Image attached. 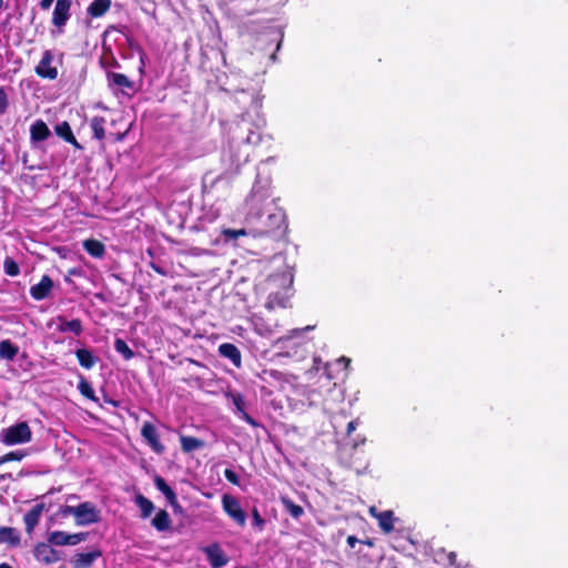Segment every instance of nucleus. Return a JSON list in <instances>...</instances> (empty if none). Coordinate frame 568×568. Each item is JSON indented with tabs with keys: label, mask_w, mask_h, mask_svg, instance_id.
I'll return each mask as SVG.
<instances>
[{
	"label": "nucleus",
	"mask_w": 568,
	"mask_h": 568,
	"mask_svg": "<svg viewBox=\"0 0 568 568\" xmlns=\"http://www.w3.org/2000/svg\"><path fill=\"white\" fill-rule=\"evenodd\" d=\"M265 121L262 116L255 118L245 113L233 129L232 138L223 151L222 161L226 170L237 173L250 160L253 148L257 146L263 139L262 131Z\"/></svg>",
	"instance_id": "1"
},
{
	"label": "nucleus",
	"mask_w": 568,
	"mask_h": 568,
	"mask_svg": "<svg viewBox=\"0 0 568 568\" xmlns=\"http://www.w3.org/2000/svg\"><path fill=\"white\" fill-rule=\"evenodd\" d=\"M272 200L271 180L268 178L256 176L251 192L244 201L245 221L248 224L260 222L264 213L274 206Z\"/></svg>",
	"instance_id": "2"
},
{
	"label": "nucleus",
	"mask_w": 568,
	"mask_h": 568,
	"mask_svg": "<svg viewBox=\"0 0 568 568\" xmlns=\"http://www.w3.org/2000/svg\"><path fill=\"white\" fill-rule=\"evenodd\" d=\"M313 329L314 326L307 325L291 329L285 335L276 338L272 343V347L276 351L275 356L291 358L296 362L306 358L310 353L311 339L305 334Z\"/></svg>",
	"instance_id": "3"
},
{
	"label": "nucleus",
	"mask_w": 568,
	"mask_h": 568,
	"mask_svg": "<svg viewBox=\"0 0 568 568\" xmlns=\"http://www.w3.org/2000/svg\"><path fill=\"white\" fill-rule=\"evenodd\" d=\"M292 285L293 273L288 268L270 276L266 284L268 291L266 308L286 307L292 296Z\"/></svg>",
	"instance_id": "4"
},
{
	"label": "nucleus",
	"mask_w": 568,
	"mask_h": 568,
	"mask_svg": "<svg viewBox=\"0 0 568 568\" xmlns=\"http://www.w3.org/2000/svg\"><path fill=\"white\" fill-rule=\"evenodd\" d=\"M264 214L266 216H262L260 222L254 223L256 226V231L260 234H270L275 231H284L286 229V215L284 210L274 205L268 209Z\"/></svg>",
	"instance_id": "5"
},
{
	"label": "nucleus",
	"mask_w": 568,
	"mask_h": 568,
	"mask_svg": "<svg viewBox=\"0 0 568 568\" xmlns=\"http://www.w3.org/2000/svg\"><path fill=\"white\" fill-rule=\"evenodd\" d=\"M32 438V432L26 422L17 423L0 432V442L7 446L27 444Z\"/></svg>",
	"instance_id": "6"
},
{
	"label": "nucleus",
	"mask_w": 568,
	"mask_h": 568,
	"mask_svg": "<svg viewBox=\"0 0 568 568\" xmlns=\"http://www.w3.org/2000/svg\"><path fill=\"white\" fill-rule=\"evenodd\" d=\"M222 507L223 510L227 514V516L233 519L237 525L241 527L245 526L246 524V514L242 509L240 501L231 496V495H223L222 497Z\"/></svg>",
	"instance_id": "7"
},
{
	"label": "nucleus",
	"mask_w": 568,
	"mask_h": 568,
	"mask_svg": "<svg viewBox=\"0 0 568 568\" xmlns=\"http://www.w3.org/2000/svg\"><path fill=\"white\" fill-rule=\"evenodd\" d=\"M71 4L72 0H57L55 2L52 13V23L58 28L59 33L63 31L64 26L71 17Z\"/></svg>",
	"instance_id": "8"
},
{
	"label": "nucleus",
	"mask_w": 568,
	"mask_h": 568,
	"mask_svg": "<svg viewBox=\"0 0 568 568\" xmlns=\"http://www.w3.org/2000/svg\"><path fill=\"white\" fill-rule=\"evenodd\" d=\"M100 511L92 503H82L78 505V515L75 524L78 526H88L99 521Z\"/></svg>",
	"instance_id": "9"
},
{
	"label": "nucleus",
	"mask_w": 568,
	"mask_h": 568,
	"mask_svg": "<svg viewBox=\"0 0 568 568\" xmlns=\"http://www.w3.org/2000/svg\"><path fill=\"white\" fill-rule=\"evenodd\" d=\"M53 53L51 50H45L39 64L36 67V72L39 77L54 80L58 78V69L52 65Z\"/></svg>",
	"instance_id": "10"
},
{
	"label": "nucleus",
	"mask_w": 568,
	"mask_h": 568,
	"mask_svg": "<svg viewBox=\"0 0 568 568\" xmlns=\"http://www.w3.org/2000/svg\"><path fill=\"white\" fill-rule=\"evenodd\" d=\"M141 435L154 453L162 454L164 452L165 447L160 442V435L153 424L145 422L142 425Z\"/></svg>",
	"instance_id": "11"
},
{
	"label": "nucleus",
	"mask_w": 568,
	"mask_h": 568,
	"mask_svg": "<svg viewBox=\"0 0 568 568\" xmlns=\"http://www.w3.org/2000/svg\"><path fill=\"white\" fill-rule=\"evenodd\" d=\"M207 561L212 568H221L229 562L226 554L217 544H212L203 548Z\"/></svg>",
	"instance_id": "12"
},
{
	"label": "nucleus",
	"mask_w": 568,
	"mask_h": 568,
	"mask_svg": "<svg viewBox=\"0 0 568 568\" xmlns=\"http://www.w3.org/2000/svg\"><path fill=\"white\" fill-rule=\"evenodd\" d=\"M85 534H68L64 531H52L49 535V542L57 546L77 545L84 540Z\"/></svg>",
	"instance_id": "13"
},
{
	"label": "nucleus",
	"mask_w": 568,
	"mask_h": 568,
	"mask_svg": "<svg viewBox=\"0 0 568 568\" xmlns=\"http://www.w3.org/2000/svg\"><path fill=\"white\" fill-rule=\"evenodd\" d=\"M36 559L42 564L51 565L60 559V555L48 544H39L33 549Z\"/></svg>",
	"instance_id": "14"
},
{
	"label": "nucleus",
	"mask_w": 568,
	"mask_h": 568,
	"mask_svg": "<svg viewBox=\"0 0 568 568\" xmlns=\"http://www.w3.org/2000/svg\"><path fill=\"white\" fill-rule=\"evenodd\" d=\"M102 556L99 549H93L88 552L77 554L71 559L72 568H91L93 562Z\"/></svg>",
	"instance_id": "15"
},
{
	"label": "nucleus",
	"mask_w": 568,
	"mask_h": 568,
	"mask_svg": "<svg viewBox=\"0 0 568 568\" xmlns=\"http://www.w3.org/2000/svg\"><path fill=\"white\" fill-rule=\"evenodd\" d=\"M52 280L48 275H44L38 284L31 286L30 294L34 300L41 301L49 295V293L52 290Z\"/></svg>",
	"instance_id": "16"
},
{
	"label": "nucleus",
	"mask_w": 568,
	"mask_h": 568,
	"mask_svg": "<svg viewBox=\"0 0 568 568\" xmlns=\"http://www.w3.org/2000/svg\"><path fill=\"white\" fill-rule=\"evenodd\" d=\"M154 485L165 496L168 503L174 508L175 511L181 510V506L178 503L175 493L162 477L155 476Z\"/></svg>",
	"instance_id": "17"
},
{
	"label": "nucleus",
	"mask_w": 568,
	"mask_h": 568,
	"mask_svg": "<svg viewBox=\"0 0 568 568\" xmlns=\"http://www.w3.org/2000/svg\"><path fill=\"white\" fill-rule=\"evenodd\" d=\"M51 135L49 126L42 120L34 121L30 126V139L33 143L42 142Z\"/></svg>",
	"instance_id": "18"
},
{
	"label": "nucleus",
	"mask_w": 568,
	"mask_h": 568,
	"mask_svg": "<svg viewBox=\"0 0 568 568\" xmlns=\"http://www.w3.org/2000/svg\"><path fill=\"white\" fill-rule=\"evenodd\" d=\"M219 353L221 356L229 358L234 366L241 367L242 356L239 348L231 343H223L219 346Z\"/></svg>",
	"instance_id": "19"
},
{
	"label": "nucleus",
	"mask_w": 568,
	"mask_h": 568,
	"mask_svg": "<svg viewBox=\"0 0 568 568\" xmlns=\"http://www.w3.org/2000/svg\"><path fill=\"white\" fill-rule=\"evenodd\" d=\"M44 506L42 504L34 505L23 517L26 530L31 532L38 525L39 519L43 513Z\"/></svg>",
	"instance_id": "20"
},
{
	"label": "nucleus",
	"mask_w": 568,
	"mask_h": 568,
	"mask_svg": "<svg viewBox=\"0 0 568 568\" xmlns=\"http://www.w3.org/2000/svg\"><path fill=\"white\" fill-rule=\"evenodd\" d=\"M55 322L58 323L57 329L61 333L72 332L75 335H80L82 333V323L80 320L68 321L62 316H58Z\"/></svg>",
	"instance_id": "21"
},
{
	"label": "nucleus",
	"mask_w": 568,
	"mask_h": 568,
	"mask_svg": "<svg viewBox=\"0 0 568 568\" xmlns=\"http://www.w3.org/2000/svg\"><path fill=\"white\" fill-rule=\"evenodd\" d=\"M58 136L62 138L64 141L71 143L75 149L81 150V144L74 138L71 126L67 121H63L55 125L54 128Z\"/></svg>",
	"instance_id": "22"
},
{
	"label": "nucleus",
	"mask_w": 568,
	"mask_h": 568,
	"mask_svg": "<svg viewBox=\"0 0 568 568\" xmlns=\"http://www.w3.org/2000/svg\"><path fill=\"white\" fill-rule=\"evenodd\" d=\"M0 544L16 547L20 544V535L16 528L0 527Z\"/></svg>",
	"instance_id": "23"
},
{
	"label": "nucleus",
	"mask_w": 568,
	"mask_h": 568,
	"mask_svg": "<svg viewBox=\"0 0 568 568\" xmlns=\"http://www.w3.org/2000/svg\"><path fill=\"white\" fill-rule=\"evenodd\" d=\"M111 7V0H93L88 7V14L98 18L102 17Z\"/></svg>",
	"instance_id": "24"
},
{
	"label": "nucleus",
	"mask_w": 568,
	"mask_h": 568,
	"mask_svg": "<svg viewBox=\"0 0 568 568\" xmlns=\"http://www.w3.org/2000/svg\"><path fill=\"white\" fill-rule=\"evenodd\" d=\"M108 83L110 87H119V88H128L132 89L133 83L129 80V78L122 73L108 72L106 73Z\"/></svg>",
	"instance_id": "25"
},
{
	"label": "nucleus",
	"mask_w": 568,
	"mask_h": 568,
	"mask_svg": "<svg viewBox=\"0 0 568 568\" xmlns=\"http://www.w3.org/2000/svg\"><path fill=\"white\" fill-rule=\"evenodd\" d=\"M75 355L79 364L85 369H91L97 364V358L87 348L77 349Z\"/></svg>",
	"instance_id": "26"
},
{
	"label": "nucleus",
	"mask_w": 568,
	"mask_h": 568,
	"mask_svg": "<svg viewBox=\"0 0 568 568\" xmlns=\"http://www.w3.org/2000/svg\"><path fill=\"white\" fill-rule=\"evenodd\" d=\"M152 526L159 531L168 530L171 527V519L169 514L165 510L158 511L152 519Z\"/></svg>",
	"instance_id": "27"
},
{
	"label": "nucleus",
	"mask_w": 568,
	"mask_h": 568,
	"mask_svg": "<svg viewBox=\"0 0 568 568\" xmlns=\"http://www.w3.org/2000/svg\"><path fill=\"white\" fill-rule=\"evenodd\" d=\"M394 514L390 510L381 511L378 514V526L384 532H390L394 530Z\"/></svg>",
	"instance_id": "28"
},
{
	"label": "nucleus",
	"mask_w": 568,
	"mask_h": 568,
	"mask_svg": "<svg viewBox=\"0 0 568 568\" xmlns=\"http://www.w3.org/2000/svg\"><path fill=\"white\" fill-rule=\"evenodd\" d=\"M180 442H181V447H182L183 452H185V453H191V452L196 450L204 446L203 440L197 439L195 437H191V436L182 435L180 437Z\"/></svg>",
	"instance_id": "29"
},
{
	"label": "nucleus",
	"mask_w": 568,
	"mask_h": 568,
	"mask_svg": "<svg viewBox=\"0 0 568 568\" xmlns=\"http://www.w3.org/2000/svg\"><path fill=\"white\" fill-rule=\"evenodd\" d=\"M83 247L93 257H102L104 254V245L97 240L84 241Z\"/></svg>",
	"instance_id": "30"
},
{
	"label": "nucleus",
	"mask_w": 568,
	"mask_h": 568,
	"mask_svg": "<svg viewBox=\"0 0 568 568\" xmlns=\"http://www.w3.org/2000/svg\"><path fill=\"white\" fill-rule=\"evenodd\" d=\"M104 125H105V120L104 118H101V116H94L91 122H90V126L92 129V132H93V136L97 139V140H103L104 136H105V130H104Z\"/></svg>",
	"instance_id": "31"
},
{
	"label": "nucleus",
	"mask_w": 568,
	"mask_h": 568,
	"mask_svg": "<svg viewBox=\"0 0 568 568\" xmlns=\"http://www.w3.org/2000/svg\"><path fill=\"white\" fill-rule=\"evenodd\" d=\"M135 504L140 508L141 516L143 518H148L154 509L153 503L151 500H149L146 497H144L143 495H138L135 497Z\"/></svg>",
	"instance_id": "32"
},
{
	"label": "nucleus",
	"mask_w": 568,
	"mask_h": 568,
	"mask_svg": "<svg viewBox=\"0 0 568 568\" xmlns=\"http://www.w3.org/2000/svg\"><path fill=\"white\" fill-rule=\"evenodd\" d=\"M18 354V347L14 346L10 341H1L0 342V357L3 359H13Z\"/></svg>",
	"instance_id": "33"
},
{
	"label": "nucleus",
	"mask_w": 568,
	"mask_h": 568,
	"mask_svg": "<svg viewBox=\"0 0 568 568\" xmlns=\"http://www.w3.org/2000/svg\"><path fill=\"white\" fill-rule=\"evenodd\" d=\"M234 405V413L240 417L242 415V412H245V399L244 396L240 393H229L226 395Z\"/></svg>",
	"instance_id": "34"
},
{
	"label": "nucleus",
	"mask_w": 568,
	"mask_h": 568,
	"mask_svg": "<svg viewBox=\"0 0 568 568\" xmlns=\"http://www.w3.org/2000/svg\"><path fill=\"white\" fill-rule=\"evenodd\" d=\"M282 503H283L285 509L290 513V515L293 518L297 519L304 514L303 508L301 506L294 504L291 499L282 498Z\"/></svg>",
	"instance_id": "35"
},
{
	"label": "nucleus",
	"mask_w": 568,
	"mask_h": 568,
	"mask_svg": "<svg viewBox=\"0 0 568 568\" xmlns=\"http://www.w3.org/2000/svg\"><path fill=\"white\" fill-rule=\"evenodd\" d=\"M254 331L262 337H270L275 333V329L263 321L254 322Z\"/></svg>",
	"instance_id": "36"
},
{
	"label": "nucleus",
	"mask_w": 568,
	"mask_h": 568,
	"mask_svg": "<svg viewBox=\"0 0 568 568\" xmlns=\"http://www.w3.org/2000/svg\"><path fill=\"white\" fill-rule=\"evenodd\" d=\"M114 348L118 353H120L123 356L124 359H131L134 356L133 351L121 338L115 339Z\"/></svg>",
	"instance_id": "37"
},
{
	"label": "nucleus",
	"mask_w": 568,
	"mask_h": 568,
	"mask_svg": "<svg viewBox=\"0 0 568 568\" xmlns=\"http://www.w3.org/2000/svg\"><path fill=\"white\" fill-rule=\"evenodd\" d=\"M78 388L84 397L95 400L94 390H93L92 386L88 383V381H85L84 378H81L79 382Z\"/></svg>",
	"instance_id": "38"
},
{
	"label": "nucleus",
	"mask_w": 568,
	"mask_h": 568,
	"mask_svg": "<svg viewBox=\"0 0 568 568\" xmlns=\"http://www.w3.org/2000/svg\"><path fill=\"white\" fill-rule=\"evenodd\" d=\"M4 272L9 276H17L20 272L19 265L11 257H7L3 262Z\"/></svg>",
	"instance_id": "39"
},
{
	"label": "nucleus",
	"mask_w": 568,
	"mask_h": 568,
	"mask_svg": "<svg viewBox=\"0 0 568 568\" xmlns=\"http://www.w3.org/2000/svg\"><path fill=\"white\" fill-rule=\"evenodd\" d=\"M24 456H26V453L22 450L10 452V453L3 455L2 457H0V464L7 463V462H12V460H21Z\"/></svg>",
	"instance_id": "40"
},
{
	"label": "nucleus",
	"mask_w": 568,
	"mask_h": 568,
	"mask_svg": "<svg viewBox=\"0 0 568 568\" xmlns=\"http://www.w3.org/2000/svg\"><path fill=\"white\" fill-rule=\"evenodd\" d=\"M222 234L224 235V237L226 240H236L237 237L245 235L246 231L244 229H240V230L225 229V230H223Z\"/></svg>",
	"instance_id": "41"
},
{
	"label": "nucleus",
	"mask_w": 568,
	"mask_h": 568,
	"mask_svg": "<svg viewBox=\"0 0 568 568\" xmlns=\"http://www.w3.org/2000/svg\"><path fill=\"white\" fill-rule=\"evenodd\" d=\"M442 554L445 555V558L450 567L458 568L456 552H446L445 550H443Z\"/></svg>",
	"instance_id": "42"
},
{
	"label": "nucleus",
	"mask_w": 568,
	"mask_h": 568,
	"mask_svg": "<svg viewBox=\"0 0 568 568\" xmlns=\"http://www.w3.org/2000/svg\"><path fill=\"white\" fill-rule=\"evenodd\" d=\"M252 515H253V525L256 526L260 530H262L265 521L261 517V515L256 508L253 509Z\"/></svg>",
	"instance_id": "43"
},
{
	"label": "nucleus",
	"mask_w": 568,
	"mask_h": 568,
	"mask_svg": "<svg viewBox=\"0 0 568 568\" xmlns=\"http://www.w3.org/2000/svg\"><path fill=\"white\" fill-rule=\"evenodd\" d=\"M8 106L7 93L3 89H0V114L4 113Z\"/></svg>",
	"instance_id": "44"
},
{
	"label": "nucleus",
	"mask_w": 568,
	"mask_h": 568,
	"mask_svg": "<svg viewBox=\"0 0 568 568\" xmlns=\"http://www.w3.org/2000/svg\"><path fill=\"white\" fill-rule=\"evenodd\" d=\"M224 476H225V478H226L230 483H232V484H234V485H239V484H240L239 476H237L233 470H231V469H225V471H224Z\"/></svg>",
	"instance_id": "45"
},
{
	"label": "nucleus",
	"mask_w": 568,
	"mask_h": 568,
	"mask_svg": "<svg viewBox=\"0 0 568 568\" xmlns=\"http://www.w3.org/2000/svg\"><path fill=\"white\" fill-rule=\"evenodd\" d=\"M61 513L63 516H73L75 519L78 515V506H64Z\"/></svg>",
	"instance_id": "46"
},
{
	"label": "nucleus",
	"mask_w": 568,
	"mask_h": 568,
	"mask_svg": "<svg viewBox=\"0 0 568 568\" xmlns=\"http://www.w3.org/2000/svg\"><path fill=\"white\" fill-rule=\"evenodd\" d=\"M239 418L244 420V422H246L247 424H250L253 427H257L258 426L256 420L253 419L246 412H242V415H240Z\"/></svg>",
	"instance_id": "47"
},
{
	"label": "nucleus",
	"mask_w": 568,
	"mask_h": 568,
	"mask_svg": "<svg viewBox=\"0 0 568 568\" xmlns=\"http://www.w3.org/2000/svg\"><path fill=\"white\" fill-rule=\"evenodd\" d=\"M239 418L244 420V422H246L247 424H250L253 427H257L258 426L256 420L253 419L246 412H242V415H240Z\"/></svg>",
	"instance_id": "48"
},
{
	"label": "nucleus",
	"mask_w": 568,
	"mask_h": 568,
	"mask_svg": "<svg viewBox=\"0 0 568 568\" xmlns=\"http://www.w3.org/2000/svg\"><path fill=\"white\" fill-rule=\"evenodd\" d=\"M357 426H358V419L351 420V422L347 424V435H351L353 432H355V429L357 428Z\"/></svg>",
	"instance_id": "49"
},
{
	"label": "nucleus",
	"mask_w": 568,
	"mask_h": 568,
	"mask_svg": "<svg viewBox=\"0 0 568 568\" xmlns=\"http://www.w3.org/2000/svg\"><path fill=\"white\" fill-rule=\"evenodd\" d=\"M53 1H54V0H41V1H40V8H41L42 10H48V9H50V7L52 6Z\"/></svg>",
	"instance_id": "50"
},
{
	"label": "nucleus",
	"mask_w": 568,
	"mask_h": 568,
	"mask_svg": "<svg viewBox=\"0 0 568 568\" xmlns=\"http://www.w3.org/2000/svg\"><path fill=\"white\" fill-rule=\"evenodd\" d=\"M368 513L376 519L378 518V514H381L375 506L369 507Z\"/></svg>",
	"instance_id": "51"
},
{
	"label": "nucleus",
	"mask_w": 568,
	"mask_h": 568,
	"mask_svg": "<svg viewBox=\"0 0 568 568\" xmlns=\"http://www.w3.org/2000/svg\"><path fill=\"white\" fill-rule=\"evenodd\" d=\"M338 363H343V365H345V367H348L349 364H351V359L347 358V357L342 356V357L338 358Z\"/></svg>",
	"instance_id": "52"
},
{
	"label": "nucleus",
	"mask_w": 568,
	"mask_h": 568,
	"mask_svg": "<svg viewBox=\"0 0 568 568\" xmlns=\"http://www.w3.org/2000/svg\"><path fill=\"white\" fill-rule=\"evenodd\" d=\"M0 568H12L11 566H9L8 564H1L0 565Z\"/></svg>",
	"instance_id": "53"
},
{
	"label": "nucleus",
	"mask_w": 568,
	"mask_h": 568,
	"mask_svg": "<svg viewBox=\"0 0 568 568\" xmlns=\"http://www.w3.org/2000/svg\"><path fill=\"white\" fill-rule=\"evenodd\" d=\"M271 374H272L273 376H277V375H280L281 373H278V372H272Z\"/></svg>",
	"instance_id": "54"
},
{
	"label": "nucleus",
	"mask_w": 568,
	"mask_h": 568,
	"mask_svg": "<svg viewBox=\"0 0 568 568\" xmlns=\"http://www.w3.org/2000/svg\"><path fill=\"white\" fill-rule=\"evenodd\" d=\"M154 270H155L158 273L162 274V272L160 271V268L154 267Z\"/></svg>",
	"instance_id": "55"
},
{
	"label": "nucleus",
	"mask_w": 568,
	"mask_h": 568,
	"mask_svg": "<svg viewBox=\"0 0 568 568\" xmlns=\"http://www.w3.org/2000/svg\"><path fill=\"white\" fill-rule=\"evenodd\" d=\"M3 6V0H0V9L2 8Z\"/></svg>",
	"instance_id": "56"
},
{
	"label": "nucleus",
	"mask_w": 568,
	"mask_h": 568,
	"mask_svg": "<svg viewBox=\"0 0 568 568\" xmlns=\"http://www.w3.org/2000/svg\"><path fill=\"white\" fill-rule=\"evenodd\" d=\"M358 443H365V438L358 439Z\"/></svg>",
	"instance_id": "57"
},
{
	"label": "nucleus",
	"mask_w": 568,
	"mask_h": 568,
	"mask_svg": "<svg viewBox=\"0 0 568 568\" xmlns=\"http://www.w3.org/2000/svg\"><path fill=\"white\" fill-rule=\"evenodd\" d=\"M358 443H365V438L358 439Z\"/></svg>",
	"instance_id": "58"
}]
</instances>
